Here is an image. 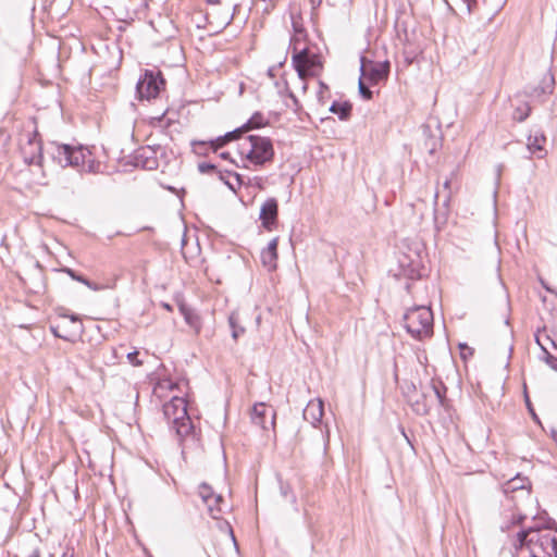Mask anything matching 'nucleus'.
<instances>
[{"mask_svg":"<svg viewBox=\"0 0 557 557\" xmlns=\"http://www.w3.org/2000/svg\"><path fill=\"white\" fill-rule=\"evenodd\" d=\"M46 152L61 168L71 166L78 172L87 173H98L100 170V162L91 159L90 150L82 145L51 141L47 145Z\"/></svg>","mask_w":557,"mask_h":557,"instance_id":"f257e3e1","label":"nucleus"},{"mask_svg":"<svg viewBox=\"0 0 557 557\" xmlns=\"http://www.w3.org/2000/svg\"><path fill=\"white\" fill-rule=\"evenodd\" d=\"M239 153L256 170L273 162L275 156L272 139L259 135H248L239 145Z\"/></svg>","mask_w":557,"mask_h":557,"instance_id":"f03ea898","label":"nucleus"},{"mask_svg":"<svg viewBox=\"0 0 557 557\" xmlns=\"http://www.w3.org/2000/svg\"><path fill=\"white\" fill-rule=\"evenodd\" d=\"M404 326L414 339H423L433 334V312L429 307L418 306L404 314Z\"/></svg>","mask_w":557,"mask_h":557,"instance_id":"7ed1b4c3","label":"nucleus"},{"mask_svg":"<svg viewBox=\"0 0 557 557\" xmlns=\"http://www.w3.org/2000/svg\"><path fill=\"white\" fill-rule=\"evenodd\" d=\"M292 64L301 81L309 76H319L323 70L321 55L308 47L298 48L295 44L292 53Z\"/></svg>","mask_w":557,"mask_h":557,"instance_id":"20e7f679","label":"nucleus"},{"mask_svg":"<svg viewBox=\"0 0 557 557\" xmlns=\"http://www.w3.org/2000/svg\"><path fill=\"white\" fill-rule=\"evenodd\" d=\"M166 81L158 69H146L136 84V94L140 100H150L159 97L165 88Z\"/></svg>","mask_w":557,"mask_h":557,"instance_id":"39448f33","label":"nucleus"},{"mask_svg":"<svg viewBox=\"0 0 557 557\" xmlns=\"http://www.w3.org/2000/svg\"><path fill=\"white\" fill-rule=\"evenodd\" d=\"M391 65L388 61L373 62L364 55L360 57V76L367 79L370 85H377L386 81L389 75Z\"/></svg>","mask_w":557,"mask_h":557,"instance_id":"423d86ee","label":"nucleus"},{"mask_svg":"<svg viewBox=\"0 0 557 557\" xmlns=\"http://www.w3.org/2000/svg\"><path fill=\"white\" fill-rule=\"evenodd\" d=\"M24 161L27 164L41 165L44 159V148L40 135L37 129L27 135V143L21 148Z\"/></svg>","mask_w":557,"mask_h":557,"instance_id":"0eeeda50","label":"nucleus"},{"mask_svg":"<svg viewBox=\"0 0 557 557\" xmlns=\"http://www.w3.org/2000/svg\"><path fill=\"white\" fill-rule=\"evenodd\" d=\"M555 88V78L554 75L548 71L546 72L539 85L536 86H525L523 91L518 92L516 97L524 96L525 98L536 99L540 101H544L543 97L547 95H552Z\"/></svg>","mask_w":557,"mask_h":557,"instance_id":"6e6552de","label":"nucleus"},{"mask_svg":"<svg viewBox=\"0 0 557 557\" xmlns=\"http://www.w3.org/2000/svg\"><path fill=\"white\" fill-rule=\"evenodd\" d=\"M259 220L261 227L272 232L278 226V201L274 197L268 198L260 208Z\"/></svg>","mask_w":557,"mask_h":557,"instance_id":"1a4fd4ad","label":"nucleus"},{"mask_svg":"<svg viewBox=\"0 0 557 557\" xmlns=\"http://www.w3.org/2000/svg\"><path fill=\"white\" fill-rule=\"evenodd\" d=\"M172 428L181 444L190 442L196 444L199 441V432H197L194 422L189 414L172 423Z\"/></svg>","mask_w":557,"mask_h":557,"instance_id":"9d476101","label":"nucleus"},{"mask_svg":"<svg viewBox=\"0 0 557 557\" xmlns=\"http://www.w3.org/2000/svg\"><path fill=\"white\" fill-rule=\"evenodd\" d=\"M401 274L410 280H419L422 276V260L418 251L412 255H403L399 260Z\"/></svg>","mask_w":557,"mask_h":557,"instance_id":"9b49d317","label":"nucleus"},{"mask_svg":"<svg viewBox=\"0 0 557 557\" xmlns=\"http://www.w3.org/2000/svg\"><path fill=\"white\" fill-rule=\"evenodd\" d=\"M163 414L166 421L173 423L188 414L187 401L183 397H173L163 405Z\"/></svg>","mask_w":557,"mask_h":557,"instance_id":"f8f14e48","label":"nucleus"},{"mask_svg":"<svg viewBox=\"0 0 557 557\" xmlns=\"http://www.w3.org/2000/svg\"><path fill=\"white\" fill-rule=\"evenodd\" d=\"M134 165L144 170L152 171L159 166V161L156 151L150 147H143L137 149L133 156Z\"/></svg>","mask_w":557,"mask_h":557,"instance_id":"ddd939ff","label":"nucleus"},{"mask_svg":"<svg viewBox=\"0 0 557 557\" xmlns=\"http://www.w3.org/2000/svg\"><path fill=\"white\" fill-rule=\"evenodd\" d=\"M451 200V193L445 195L442 206H438V191L434 195V211L433 220L434 226L437 231H441L447 223L449 215V206Z\"/></svg>","mask_w":557,"mask_h":557,"instance_id":"4468645a","label":"nucleus"},{"mask_svg":"<svg viewBox=\"0 0 557 557\" xmlns=\"http://www.w3.org/2000/svg\"><path fill=\"white\" fill-rule=\"evenodd\" d=\"M539 519H545V524H532L529 527V528H534V530L528 536L529 549L531 553H532V548L535 549V546H537L536 534H542L541 533L542 530H556L557 531L556 521L553 518H550L546 511H543L542 513L534 516L535 521H537Z\"/></svg>","mask_w":557,"mask_h":557,"instance_id":"2eb2a0df","label":"nucleus"},{"mask_svg":"<svg viewBox=\"0 0 557 557\" xmlns=\"http://www.w3.org/2000/svg\"><path fill=\"white\" fill-rule=\"evenodd\" d=\"M535 552L547 557H557V537L552 534H536Z\"/></svg>","mask_w":557,"mask_h":557,"instance_id":"dca6fc26","label":"nucleus"},{"mask_svg":"<svg viewBox=\"0 0 557 557\" xmlns=\"http://www.w3.org/2000/svg\"><path fill=\"white\" fill-rule=\"evenodd\" d=\"M323 414L324 404L320 398L310 400L302 412L304 419L313 426L321 422Z\"/></svg>","mask_w":557,"mask_h":557,"instance_id":"f3484780","label":"nucleus"},{"mask_svg":"<svg viewBox=\"0 0 557 557\" xmlns=\"http://www.w3.org/2000/svg\"><path fill=\"white\" fill-rule=\"evenodd\" d=\"M216 176L234 193L245 184V177L232 170H220Z\"/></svg>","mask_w":557,"mask_h":557,"instance_id":"a211bd4d","label":"nucleus"},{"mask_svg":"<svg viewBox=\"0 0 557 557\" xmlns=\"http://www.w3.org/2000/svg\"><path fill=\"white\" fill-rule=\"evenodd\" d=\"M243 132L239 127L225 133L224 135L218 136L214 139L209 140L211 151L216 153L218 150L225 147L227 144L238 140L243 136Z\"/></svg>","mask_w":557,"mask_h":557,"instance_id":"6ab92c4d","label":"nucleus"},{"mask_svg":"<svg viewBox=\"0 0 557 557\" xmlns=\"http://www.w3.org/2000/svg\"><path fill=\"white\" fill-rule=\"evenodd\" d=\"M177 306L181 314L184 317L185 322L190 327H193L197 333H199L201 329V321L198 313L193 308H190L184 300H180Z\"/></svg>","mask_w":557,"mask_h":557,"instance_id":"aec40b11","label":"nucleus"},{"mask_svg":"<svg viewBox=\"0 0 557 557\" xmlns=\"http://www.w3.org/2000/svg\"><path fill=\"white\" fill-rule=\"evenodd\" d=\"M431 388L433 389L438 405L444 408L446 411H449L451 404L450 399L447 398V387L441 380H431Z\"/></svg>","mask_w":557,"mask_h":557,"instance_id":"412c9836","label":"nucleus"},{"mask_svg":"<svg viewBox=\"0 0 557 557\" xmlns=\"http://www.w3.org/2000/svg\"><path fill=\"white\" fill-rule=\"evenodd\" d=\"M546 143V136L543 132H535L533 135L530 134L528 137V149L532 153H537L539 158L546 154L544 144Z\"/></svg>","mask_w":557,"mask_h":557,"instance_id":"4be33fe9","label":"nucleus"},{"mask_svg":"<svg viewBox=\"0 0 557 557\" xmlns=\"http://www.w3.org/2000/svg\"><path fill=\"white\" fill-rule=\"evenodd\" d=\"M269 410L270 409L267 407L264 403L255 404L251 409V421L253 422V424L262 428L263 430H268L269 426L267 425L265 418L268 416Z\"/></svg>","mask_w":557,"mask_h":557,"instance_id":"5701e85b","label":"nucleus"},{"mask_svg":"<svg viewBox=\"0 0 557 557\" xmlns=\"http://www.w3.org/2000/svg\"><path fill=\"white\" fill-rule=\"evenodd\" d=\"M329 111L337 115L341 121H348L351 116L352 104L349 101H333Z\"/></svg>","mask_w":557,"mask_h":557,"instance_id":"b1692460","label":"nucleus"},{"mask_svg":"<svg viewBox=\"0 0 557 557\" xmlns=\"http://www.w3.org/2000/svg\"><path fill=\"white\" fill-rule=\"evenodd\" d=\"M267 125H269V121L261 112L256 111L246 123L239 126V128L242 129L243 134H245L252 129L262 128Z\"/></svg>","mask_w":557,"mask_h":557,"instance_id":"393cba45","label":"nucleus"},{"mask_svg":"<svg viewBox=\"0 0 557 557\" xmlns=\"http://www.w3.org/2000/svg\"><path fill=\"white\" fill-rule=\"evenodd\" d=\"M277 480H278V487H280L281 496L285 500L289 502L293 506H295L296 510H298L297 496L294 493L292 485L288 482L284 481L280 475H277Z\"/></svg>","mask_w":557,"mask_h":557,"instance_id":"a878e982","label":"nucleus"},{"mask_svg":"<svg viewBox=\"0 0 557 557\" xmlns=\"http://www.w3.org/2000/svg\"><path fill=\"white\" fill-rule=\"evenodd\" d=\"M199 496L206 505H209L210 500H214V503H222L223 496L220 494H215L210 485L207 483H201L199 485Z\"/></svg>","mask_w":557,"mask_h":557,"instance_id":"bb28decb","label":"nucleus"},{"mask_svg":"<svg viewBox=\"0 0 557 557\" xmlns=\"http://www.w3.org/2000/svg\"><path fill=\"white\" fill-rule=\"evenodd\" d=\"M540 330L537 333H535V342L541 347V350L543 352L542 360L545 361V363L553 370L557 371V356L552 355L548 349L544 346L542 343L541 336H540Z\"/></svg>","mask_w":557,"mask_h":557,"instance_id":"cd10ccee","label":"nucleus"},{"mask_svg":"<svg viewBox=\"0 0 557 557\" xmlns=\"http://www.w3.org/2000/svg\"><path fill=\"white\" fill-rule=\"evenodd\" d=\"M411 409L418 416H428L430 413V406L426 403L425 394H421L420 398H409Z\"/></svg>","mask_w":557,"mask_h":557,"instance_id":"c85d7f7f","label":"nucleus"},{"mask_svg":"<svg viewBox=\"0 0 557 557\" xmlns=\"http://www.w3.org/2000/svg\"><path fill=\"white\" fill-rule=\"evenodd\" d=\"M532 108L529 102L523 101L518 104L512 111V120L521 123L524 122L531 114Z\"/></svg>","mask_w":557,"mask_h":557,"instance_id":"c756f323","label":"nucleus"},{"mask_svg":"<svg viewBox=\"0 0 557 557\" xmlns=\"http://www.w3.org/2000/svg\"><path fill=\"white\" fill-rule=\"evenodd\" d=\"M228 324L232 330V337L237 341L245 333V327L239 323V314L232 312L228 317Z\"/></svg>","mask_w":557,"mask_h":557,"instance_id":"7c9ffc66","label":"nucleus"},{"mask_svg":"<svg viewBox=\"0 0 557 557\" xmlns=\"http://www.w3.org/2000/svg\"><path fill=\"white\" fill-rule=\"evenodd\" d=\"M190 145L193 152L200 157H207L211 151L209 140H193Z\"/></svg>","mask_w":557,"mask_h":557,"instance_id":"2f4dec72","label":"nucleus"},{"mask_svg":"<svg viewBox=\"0 0 557 557\" xmlns=\"http://www.w3.org/2000/svg\"><path fill=\"white\" fill-rule=\"evenodd\" d=\"M261 262L269 271H273L277 265V253L261 251Z\"/></svg>","mask_w":557,"mask_h":557,"instance_id":"473e14b6","label":"nucleus"},{"mask_svg":"<svg viewBox=\"0 0 557 557\" xmlns=\"http://www.w3.org/2000/svg\"><path fill=\"white\" fill-rule=\"evenodd\" d=\"M525 484L530 485L529 479L522 478L518 474L513 479L508 481L506 492L509 490L510 491L523 490V488H525Z\"/></svg>","mask_w":557,"mask_h":557,"instance_id":"72a5a7b5","label":"nucleus"},{"mask_svg":"<svg viewBox=\"0 0 557 557\" xmlns=\"http://www.w3.org/2000/svg\"><path fill=\"white\" fill-rule=\"evenodd\" d=\"M534 530V528H525V529H521L518 533H517V542L518 544L516 545V548H523V547H528L529 548V543H528V536L530 535V533Z\"/></svg>","mask_w":557,"mask_h":557,"instance_id":"f704fd0d","label":"nucleus"},{"mask_svg":"<svg viewBox=\"0 0 557 557\" xmlns=\"http://www.w3.org/2000/svg\"><path fill=\"white\" fill-rule=\"evenodd\" d=\"M366 78L362 76L359 77L358 83V92L364 100H371L373 98V91L370 89V86L366 84Z\"/></svg>","mask_w":557,"mask_h":557,"instance_id":"c9c22d12","label":"nucleus"},{"mask_svg":"<svg viewBox=\"0 0 557 557\" xmlns=\"http://www.w3.org/2000/svg\"><path fill=\"white\" fill-rule=\"evenodd\" d=\"M197 169H198L199 173H201V174H215V175L221 170L213 162H199L197 165Z\"/></svg>","mask_w":557,"mask_h":557,"instance_id":"e433bc0d","label":"nucleus"},{"mask_svg":"<svg viewBox=\"0 0 557 557\" xmlns=\"http://www.w3.org/2000/svg\"><path fill=\"white\" fill-rule=\"evenodd\" d=\"M59 271L66 273L72 280L77 281L85 285L87 277L84 276L83 274L76 272L75 270L67 268V267H63Z\"/></svg>","mask_w":557,"mask_h":557,"instance_id":"4c0bfd02","label":"nucleus"},{"mask_svg":"<svg viewBox=\"0 0 557 557\" xmlns=\"http://www.w3.org/2000/svg\"><path fill=\"white\" fill-rule=\"evenodd\" d=\"M460 357L463 361H467L474 355V349L470 346H468L467 343H460L458 345Z\"/></svg>","mask_w":557,"mask_h":557,"instance_id":"58836bf2","label":"nucleus"},{"mask_svg":"<svg viewBox=\"0 0 557 557\" xmlns=\"http://www.w3.org/2000/svg\"><path fill=\"white\" fill-rule=\"evenodd\" d=\"M67 317H69L71 323L74 325V333L75 334H81L83 332V329H84L83 322H82L81 318L77 314H74V313H72V314H70Z\"/></svg>","mask_w":557,"mask_h":557,"instance_id":"ea45409f","label":"nucleus"},{"mask_svg":"<svg viewBox=\"0 0 557 557\" xmlns=\"http://www.w3.org/2000/svg\"><path fill=\"white\" fill-rule=\"evenodd\" d=\"M325 91H329V86L323 81H319V91H318L317 98H318V102L322 106H324L326 102V99L324 96Z\"/></svg>","mask_w":557,"mask_h":557,"instance_id":"a19ab883","label":"nucleus"},{"mask_svg":"<svg viewBox=\"0 0 557 557\" xmlns=\"http://www.w3.org/2000/svg\"><path fill=\"white\" fill-rule=\"evenodd\" d=\"M207 507H208V511H209L210 516L213 519H218L219 515L222 512V510L220 508V503H214V500H210L209 505H207Z\"/></svg>","mask_w":557,"mask_h":557,"instance_id":"79ce46f5","label":"nucleus"},{"mask_svg":"<svg viewBox=\"0 0 557 557\" xmlns=\"http://www.w3.org/2000/svg\"><path fill=\"white\" fill-rule=\"evenodd\" d=\"M244 185L257 187L258 189H263V177H261V176L248 177V181L245 182Z\"/></svg>","mask_w":557,"mask_h":557,"instance_id":"37998d69","label":"nucleus"},{"mask_svg":"<svg viewBox=\"0 0 557 557\" xmlns=\"http://www.w3.org/2000/svg\"><path fill=\"white\" fill-rule=\"evenodd\" d=\"M139 352L137 350L127 354V360L131 364L138 367L143 364V361L138 359Z\"/></svg>","mask_w":557,"mask_h":557,"instance_id":"c03bdc74","label":"nucleus"},{"mask_svg":"<svg viewBox=\"0 0 557 557\" xmlns=\"http://www.w3.org/2000/svg\"><path fill=\"white\" fill-rule=\"evenodd\" d=\"M424 145H425V147L429 149V152H430L431 154H433V153L436 151V149H437V147H438V145H440V144H438V140H437V139H435V138H430V139H426V140H425V144H424Z\"/></svg>","mask_w":557,"mask_h":557,"instance_id":"a18cd8bd","label":"nucleus"},{"mask_svg":"<svg viewBox=\"0 0 557 557\" xmlns=\"http://www.w3.org/2000/svg\"><path fill=\"white\" fill-rule=\"evenodd\" d=\"M277 245H278V238L275 237L262 250H265V251L272 252V253H277Z\"/></svg>","mask_w":557,"mask_h":557,"instance_id":"49530a36","label":"nucleus"},{"mask_svg":"<svg viewBox=\"0 0 557 557\" xmlns=\"http://www.w3.org/2000/svg\"><path fill=\"white\" fill-rule=\"evenodd\" d=\"M85 285H86L89 289L95 290V292L102 290V289L104 288V286H103V285H99V284H97V283H95V282H91V281H90V280H88V278L86 280Z\"/></svg>","mask_w":557,"mask_h":557,"instance_id":"de8ad7c7","label":"nucleus"},{"mask_svg":"<svg viewBox=\"0 0 557 557\" xmlns=\"http://www.w3.org/2000/svg\"><path fill=\"white\" fill-rule=\"evenodd\" d=\"M525 403H527L528 409H529V411H530V413H531V416H532L533 420H534L536 423H540V418H539V417H537V414L535 413V411H534V409H533V407H532V405H531V401H530V399H529L528 395H525Z\"/></svg>","mask_w":557,"mask_h":557,"instance_id":"09e8293b","label":"nucleus"},{"mask_svg":"<svg viewBox=\"0 0 557 557\" xmlns=\"http://www.w3.org/2000/svg\"><path fill=\"white\" fill-rule=\"evenodd\" d=\"M461 1L466 5L468 13H471L474 10V8L476 7V0H461Z\"/></svg>","mask_w":557,"mask_h":557,"instance_id":"8fccbe9b","label":"nucleus"},{"mask_svg":"<svg viewBox=\"0 0 557 557\" xmlns=\"http://www.w3.org/2000/svg\"><path fill=\"white\" fill-rule=\"evenodd\" d=\"M461 1L466 5L468 13H471L474 10V8L476 7V0H461Z\"/></svg>","mask_w":557,"mask_h":557,"instance_id":"3c124183","label":"nucleus"},{"mask_svg":"<svg viewBox=\"0 0 557 557\" xmlns=\"http://www.w3.org/2000/svg\"><path fill=\"white\" fill-rule=\"evenodd\" d=\"M288 97L292 99L293 103H294V107H295V111H298L301 106H300V102L298 100V98L295 96V94L293 91H288Z\"/></svg>","mask_w":557,"mask_h":557,"instance_id":"603ef678","label":"nucleus"},{"mask_svg":"<svg viewBox=\"0 0 557 557\" xmlns=\"http://www.w3.org/2000/svg\"><path fill=\"white\" fill-rule=\"evenodd\" d=\"M406 388H407V391L405 392L406 397H407L408 399H409V398H412V397H411V395H410V393L416 392V385H414L412 382H410V383H408V384L406 385Z\"/></svg>","mask_w":557,"mask_h":557,"instance_id":"864d4df0","label":"nucleus"},{"mask_svg":"<svg viewBox=\"0 0 557 557\" xmlns=\"http://www.w3.org/2000/svg\"><path fill=\"white\" fill-rule=\"evenodd\" d=\"M219 157H220L221 159H223V160H227V161H230L232 164H234V165L238 166V164H237V163L232 159V157H231L230 152H227V151H223V152H221V153L219 154Z\"/></svg>","mask_w":557,"mask_h":557,"instance_id":"5fc2aeb1","label":"nucleus"},{"mask_svg":"<svg viewBox=\"0 0 557 557\" xmlns=\"http://www.w3.org/2000/svg\"><path fill=\"white\" fill-rule=\"evenodd\" d=\"M525 518L527 517L524 515H519L518 517L513 518L512 523L521 525L524 522Z\"/></svg>","mask_w":557,"mask_h":557,"instance_id":"6e6d98bb","label":"nucleus"},{"mask_svg":"<svg viewBox=\"0 0 557 557\" xmlns=\"http://www.w3.org/2000/svg\"><path fill=\"white\" fill-rule=\"evenodd\" d=\"M26 557H41V550L39 547H35L34 549H32V552L29 553L28 556Z\"/></svg>","mask_w":557,"mask_h":557,"instance_id":"4d7b16f0","label":"nucleus"},{"mask_svg":"<svg viewBox=\"0 0 557 557\" xmlns=\"http://www.w3.org/2000/svg\"><path fill=\"white\" fill-rule=\"evenodd\" d=\"M450 185H451V178L450 177H447L444 183H443V188L447 191V194L451 190H450Z\"/></svg>","mask_w":557,"mask_h":557,"instance_id":"13d9d810","label":"nucleus"},{"mask_svg":"<svg viewBox=\"0 0 557 557\" xmlns=\"http://www.w3.org/2000/svg\"><path fill=\"white\" fill-rule=\"evenodd\" d=\"M271 421H270V425L274 426L275 424V417H276V412L274 409H271Z\"/></svg>","mask_w":557,"mask_h":557,"instance_id":"bf43d9fd","label":"nucleus"},{"mask_svg":"<svg viewBox=\"0 0 557 557\" xmlns=\"http://www.w3.org/2000/svg\"><path fill=\"white\" fill-rule=\"evenodd\" d=\"M62 557H74V549H66V552L63 553Z\"/></svg>","mask_w":557,"mask_h":557,"instance_id":"052dcab7","label":"nucleus"},{"mask_svg":"<svg viewBox=\"0 0 557 557\" xmlns=\"http://www.w3.org/2000/svg\"><path fill=\"white\" fill-rule=\"evenodd\" d=\"M309 1H310V3H311L313 9L320 7L321 3H322V0H309Z\"/></svg>","mask_w":557,"mask_h":557,"instance_id":"680f3d73","label":"nucleus"},{"mask_svg":"<svg viewBox=\"0 0 557 557\" xmlns=\"http://www.w3.org/2000/svg\"><path fill=\"white\" fill-rule=\"evenodd\" d=\"M550 437L557 444V430L556 429L550 430Z\"/></svg>","mask_w":557,"mask_h":557,"instance_id":"e2e57ef3","label":"nucleus"},{"mask_svg":"<svg viewBox=\"0 0 557 557\" xmlns=\"http://www.w3.org/2000/svg\"><path fill=\"white\" fill-rule=\"evenodd\" d=\"M208 5H218L221 3V0H205Z\"/></svg>","mask_w":557,"mask_h":557,"instance_id":"0e129e2a","label":"nucleus"},{"mask_svg":"<svg viewBox=\"0 0 557 557\" xmlns=\"http://www.w3.org/2000/svg\"><path fill=\"white\" fill-rule=\"evenodd\" d=\"M543 286H544V288H545L547 292H549V293L554 294V295L557 297V290H555V289L550 288L549 286H547V285H546V284H544V283H543Z\"/></svg>","mask_w":557,"mask_h":557,"instance_id":"69168bd1","label":"nucleus"},{"mask_svg":"<svg viewBox=\"0 0 557 557\" xmlns=\"http://www.w3.org/2000/svg\"><path fill=\"white\" fill-rule=\"evenodd\" d=\"M53 333L55 334V336H58V337H60V338H63V339L70 341V337H69V336H66V335H62V334H59V333L57 332V330H54V329H53Z\"/></svg>","mask_w":557,"mask_h":557,"instance_id":"338daca9","label":"nucleus"},{"mask_svg":"<svg viewBox=\"0 0 557 557\" xmlns=\"http://www.w3.org/2000/svg\"><path fill=\"white\" fill-rule=\"evenodd\" d=\"M162 307L164 309H166L168 311H172L173 310L172 306L170 304H166V302H162Z\"/></svg>","mask_w":557,"mask_h":557,"instance_id":"774afa93","label":"nucleus"}]
</instances>
